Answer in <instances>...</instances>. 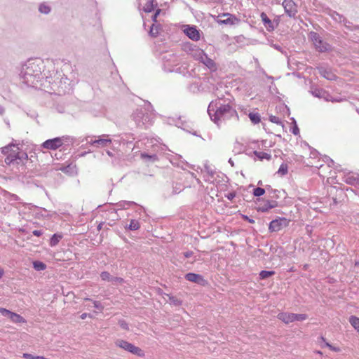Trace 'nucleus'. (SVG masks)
I'll return each mask as SVG.
<instances>
[{
  "label": "nucleus",
  "mask_w": 359,
  "mask_h": 359,
  "mask_svg": "<svg viewBox=\"0 0 359 359\" xmlns=\"http://www.w3.org/2000/svg\"><path fill=\"white\" fill-rule=\"evenodd\" d=\"M325 100H327V101H331L332 102H340L341 100V99H337V98H332L330 95H327V97H325Z\"/></svg>",
  "instance_id": "obj_54"
},
{
  "label": "nucleus",
  "mask_w": 359,
  "mask_h": 359,
  "mask_svg": "<svg viewBox=\"0 0 359 359\" xmlns=\"http://www.w3.org/2000/svg\"><path fill=\"white\" fill-rule=\"evenodd\" d=\"M344 26L348 29V30H353V25L351 22H349L348 20H347L346 19V21L343 22Z\"/></svg>",
  "instance_id": "obj_52"
},
{
  "label": "nucleus",
  "mask_w": 359,
  "mask_h": 359,
  "mask_svg": "<svg viewBox=\"0 0 359 359\" xmlns=\"http://www.w3.org/2000/svg\"><path fill=\"white\" fill-rule=\"evenodd\" d=\"M74 79V74H72L70 77H68L64 74L57 72L55 75L54 82L58 85L59 93L63 94L69 93L75 83Z\"/></svg>",
  "instance_id": "obj_3"
},
{
  "label": "nucleus",
  "mask_w": 359,
  "mask_h": 359,
  "mask_svg": "<svg viewBox=\"0 0 359 359\" xmlns=\"http://www.w3.org/2000/svg\"><path fill=\"white\" fill-rule=\"evenodd\" d=\"M5 163L8 165L17 163V158L15 154H10L5 158Z\"/></svg>",
  "instance_id": "obj_36"
},
{
  "label": "nucleus",
  "mask_w": 359,
  "mask_h": 359,
  "mask_svg": "<svg viewBox=\"0 0 359 359\" xmlns=\"http://www.w3.org/2000/svg\"><path fill=\"white\" fill-rule=\"evenodd\" d=\"M11 200L18 201V200H19V199H20V198H19V196H17L16 194H11Z\"/></svg>",
  "instance_id": "obj_62"
},
{
  "label": "nucleus",
  "mask_w": 359,
  "mask_h": 359,
  "mask_svg": "<svg viewBox=\"0 0 359 359\" xmlns=\"http://www.w3.org/2000/svg\"><path fill=\"white\" fill-rule=\"evenodd\" d=\"M94 307L100 311H102L104 307L102 304L98 301H93Z\"/></svg>",
  "instance_id": "obj_51"
},
{
  "label": "nucleus",
  "mask_w": 359,
  "mask_h": 359,
  "mask_svg": "<svg viewBox=\"0 0 359 359\" xmlns=\"http://www.w3.org/2000/svg\"><path fill=\"white\" fill-rule=\"evenodd\" d=\"M32 234L35 236H41L43 234V231L41 230H34L32 231Z\"/></svg>",
  "instance_id": "obj_59"
},
{
  "label": "nucleus",
  "mask_w": 359,
  "mask_h": 359,
  "mask_svg": "<svg viewBox=\"0 0 359 359\" xmlns=\"http://www.w3.org/2000/svg\"><path fill=\"white\" fill-rule=\"evenodd\" d=\"M133 118L137 126L140 128H147L153 121L151 114L145 113L142 109H137L133 114Z\"/></svg>",
  "instance_id": "obj_5"
},
{
  "label": "nucleus",
  "mask_w": 359,
  "mask_h": 359,
  "mask_svg": "<svg viewBox=\"0 0 359 359\" xmlns=\"http://www.w3.org/2000/svg\"><path fill=\"white\" fill-rule=\"evenodd\" d=\"M269 120L270 121H271L272 123H276V124H282V122L280 121V119L279 118V117L278 116H270L269 117Z\"/></svg>",
  "instance_id": "obj_47"
},
{
  "label": "nucleus",
  "mask_w": 359,
  "mask_h": 359,
  "mask_svg": "<svg viewBox=\"0 0 359 359\" xmlns=\"http://www.w3.org/2000/svg\"><path fill=\"white\" fill-rule=\"evenodd\" d=\"M185 279L189 282L197 283L200 285H205L208 282L203 276L194 273H188L185 275Z\"/></svg>",
  "instance_id": "obj_15"
},
{
  "label": "nucleus",
  "mask_w": 359,
  "mask_h": 359,
  "mask_svg": "<svg viewBox=\"0 0 359 359\" xmlns=\"http://www.w3.org/2000/svg\"><path fill=\"white\" fill-rule=\"evenodd\" d=\"M309 37L313 42L316 50L318 52L325 53L331 50V46L323 41L317 32L313 31L310 32Z\"/></svg>",
  "instance_id": "obj_6"
},
{
  "label": "nucleus",
  "mask_w": 359,
  "mask_h": 359,
  "mask_svg": "<svg viewBox=\"0 0 359 359\" xmlns=\"http://www.w3.org/2000/svg\"><path fill=\"white\" fill-rule=\"evenodd\" d=\"M115 344L124 349L125 351H127L134 355H136L140 357L144 356V352L139 347L135 346L131 343H129L126 341L122 340V339H118L116 341Z\"/></svg>",
  "instance_id": "obj_9"
},
{
  "label": "nucleus",
  "mask_w": 359,
  "mask_h": 359,
  "mask_svg": "<svg viewBox=\"0 0 359 359\" xmlns=\"http://www.w3.org/2000/svg\"><path fill=\"white\" fill-rule=\"evenodd\" d=\"M257 203V210L259 212H266L269 210L278 206V202L276 200H259Z\"/></svg>",
  "instance_id": "obj_12"
},
{
  "label": "nucleus",
  "mask_w": 359,
  "mask_h": 359,
  "mask_svg": "<svg viewBox=\"0 0 359 359\" xmlns=\"http://www.w3.org/2000/svg\"><path fill=\"white\" fill-rule=\"evenodd\" d=\"M250 121L254 124H257L260 122V115L258 113L250 112L248 115Z\"/></svg>",
  "instance_id": "obj_34"
},
{
  "label": "nucleus",
  "mask_w": 359,
  "mask_h": 359,
  "mask_svg": "<svg viewBox=\"0 0 359 359\" xmlns=\"http://www.w3.org/2000/svg\"><path fill=\"white\" fill-rule=\"evenodd\" d=\"M43 61L39 58L31 59L22 67L20 76L27 86L36 87L42 78Z\"/></svg>",
  "instance_id": "obj_2"
},
{
  "label": "nucleus",
  "mask_w": 359,
  "mask_h": 359,
  "mask_svg": "<svg viewBox=\"0 0 359 359\" xmlns=\"http://www.w3.org/2000/svg\"><path fill=\"white\" fill-rule=\"evenodd\" d=\"M274 274H275L274 271L262 270L260 271L259 276L261 280H264V279L269 278L270 276H273Z\"/></svg>",
  "instance_id": "obj_33"
},
{
  "label": "nucleus",
  "mask_w": 359,
  "mask_h": 359,
  "mask_svg": "<svg viewBox=\"0 0 359 359\" xmlns=\"http://www.w3.org/2000/svg\"><path fill=\"white\" fill-rule=\"evenodd\" d=\"M141 157L143 159H147V160L152 161V162H154V161H156L158 159V157H157L156 154H151V155H150V154H148L147 153H142L141 154Z\"/></svg>",
  "instance_id": "obj_42"
},
{
  "label": "nucleus",
  "mask_w": 359,
  "mask_h": 359,
  "mask_svg": "<svg viewBox=\"0 0 359 359\" xmlns=\"http://www.w3.org/2000/svg\"><path fill=\"white\" fill-rule=\"evenodd\" d=\"M285 13L290 18H294L297 13V8L293 0H284L282 4Z\"/></svg>",
  "instance_id": "obj_14"
},
{
  "label": "nucleus",
  "mask_w": 359,
  "mask_h": 359,
  "mask_svg": "<svg viewBox=\"0 0 359 359\" xmlns=\"http://www.w3.org/2000/svg\"><path fill=\"white\" fill-rule=\"evenodd\" d=\"M292 121H293V122H294V127L292 128V133L294 135H299V128L297 127V123H296L295 120H294L293 118H292Z\"/></svg>",
  "instance_id": "obj_50"
},
{
  "label": "nucleus",
  "mask_w": 359,
  "mask_h": 359,
  "mask_svg": "<svg viewBox=\"0 0 359 359\" xmlns=\"http://www.w3.org/2000/svg\"><path fill=\"white\" fill-rule=\"evenodd\" d=\"M184 34L193 41H198L200 39L199 31L194 26H187L184 30Z\"/></svg>",
  "instance_id": "obj_17"
},
{
  "label": "nucleus",
  "mask_w": 359,
  "mask_h": 359,
  "mask_svg": "<svg viewBox=\"0 0 359 359\" xmlns=\"http://www.w3.org/2000/svg\"><path fill=\"white\" fill-rule=\"evenodd\" d=\"M22 357L25 359H35L36 355L30 353H23Z\"/></svg>",
  "instance_id": "obj_57"
},
{
  "label": "nucleus",
  "mask_w": 359,
  "mask_h": 359,
  "mask_svg": "<svg viewBox=\"0 0 359 359\" xmlns=\"http://www.w3.org/2000/svg\"><path fill=\"white\" fill-rule=\"evenodd\" d=\"M294 321H303L304 320H306L308 316L306 314H297V313H294Z\"/></svg>",
  "instance_id": "obj_46"
},
{
  "label": "nucleus",
  "mask_w": 359,
  "mask_h": 359,
  "mask_svg": "<svg viewBox=\"0 0 359 359\" xmlns=\"http://www.w3.org/2000/svg\"><path fill=\"white\" fill-rule=\"evenodd\" d=\"M100 277H101L102 280H107L109 282H113V281L122 282L123 281V279L121 278L113 277L107 271L102 272L100 274Z\"/></svg>",
  "instance_id": "obj_21"
},
{
  "label": "nucleus",
  "mask_w": 359,
  "mask_h": 359,
  "mask_svg": "<svg viewBox=\"0 0 359 359\" xmlns=\"http://www.w3.org/2000/svg\"><path fill=\"white\" fill-rule=\"evenodd\" d=\"M329 15L337 22H344L346 21V18L342 15L339 14L334 11L330 10Z\"/></svg>",
  "instance_id": "obj_23"
},
{
  "label": "nucleus",
  "mask_w": 359,
  "mask_h": 359,
  "mask_svg": "<svg viewBox=\"0 0 359 359\" xmlns=\"http://www.w3.org/2000/svg\"><path fill=\"white\" fill-rule=\"evenodd\" d=\"M63 144L64 137H62L47 140L41 144V146L43 148L47 149L55 150L60 147Z\"/></svg>",
  "instance_id": "obj_11"
},
{
  "label": "nucleus",
  "mask_w": 359,
  "mask_h": 359,
  "mask_svg": "<svg viewBox=\"0 0 359 359\" xmlns=\"http://www.w3.org/2000/svg\"><path fill=\"white\" fill-rule=\"evenodd\" d=\"M8 318L13 323H21L25 322V319L20 315L11 311Z\"/></svg>",
  "instance_id": "obj_25"
},
{
  "label": "nucleus",
  "mask_w": 359,
  "mask_h": 359,
  "mask_svg": "<svg viewBox=\"0 0 359 359\" xmlns=\"http://www.w3.org/2000/svg\"><path fill=\"white\" fill-rule=\"evenodd\" d=\"M184 188V186L181 182H173L172 185V194H177L180 193Z\"/></svg>",
  "instance_id": "obj_26"
},
{
  "label": "nucleus",
  "mask_w": 359,
  "mask_h": 359,
  "mask_svg": "<svg viewBox=\"0 0 359 359\" xmlns=\"http://www.w3.org/2000/svg\"><path fill=\"white\" fill-rule=\"evenodd\" d=\"M194 57L196 60L200 61L210 70L215 71L217 69V66L214 60L210 58L203 50H196L194 54Z\"/></svg>",
  "instance_id": "obj_8"
},
{
  "label": "nucleus",
  "mask_w": 359,
  "mask_h": 359,
  "mask_svg": "<svg viewBox=\"0 0 359 359\" xmlns=\"http://www.w3.org/2000/svg\"><path fill=\"white\" fill-rule=\"evenodd\" d=\"M264 193H265V189L263 188H261V187L255 188L253 190V195L255 196L259 197V196L264 195Z\"/></svg>",
  "instance_id": "obj_45"
},
{
  "label": "nucleus",
  "mask_w": 359,
  "mask_h": 359,
  "mask_svg": "<svg viewBox=\"0 0 359 359\" xmlns=\"http://www.w3.org/2000/svg\"><path fill=\"white\" fill-rule=\"evenodd\" d=\"M39 11L42 14H48L51 11V8L46 3H42L39 6Z\"/></svg>",
  "instance_id": "obj_28"
},
{
  "label": "nucleus",
  "mask_w": 359,
  "mask_h": 359,
  "mask_svg": "<svg viewBox=\"0 0 359 359\" xmlns=\"http://www.w3.org/2000/svg\"><path fill=\"white\" fill-rule=\"evenodd\" d=\"M170 303L174 306H180L182 304V302L177 298L172 296L170 294H168Z\"/></svg>",
  "instance_id": "obj_44"
},
{
  "label": "nucleus",
  "mask_w": 359,
  "mask_h": 359,
  "mask_svg": "<svg viewBox=\"0 0 359 359\" xmlns=\"http://www.w3.org/2000/svg\"><path fill=\"white\" fill-rule=\"evenodd\" d=\"M118 206L123 209H127L131 205H136V203L133 201H122L119 202L118 204Z\"/></svg>",
  "instance_id": "obj_37"
},
{
  "label": "nucleus",
  "mask_w": 359,
  "mask_h": 359,
  "mask_svg": "<svg viewBox=\"0 0 359 359\" xmlns=\"http://www.w3.org/2000/svg\"><path fill=\"white\" fill-rule=\"evenodd\" d=\"M161 29V25L156 24V23H153L150 27L149 34L151 37H156L158 35Z\"/></svg>",
  "instance_id": "obj_22"
},
{
  "label": "nucleus",
  "mask_w": 359,
  "mask_h": 359,
  "mask_svg": "<svg viewBox=\"0 0 359 359\" xmlns=\"http://www.w3.org/2000/svg\"><path fill=\"white\" fill-rule=\"evenodd\" d=\"M290 219L285 217H277L269 224V232H278L289 225Z\"/></svg>",
  "instance_id": "obj_10"
},
{
  "label": "nucleus",
  "mask_w": 359,
  "mask_h": 359,
  "mask_svg": "<svg viewBox=\"0 0 359 359\" xmlns=\"http://www.w3.org/2000/svg\"><path fill=\"white\" fill-rule=\"evenodd\" d=\"M245 219L251 224L255 223V220L252 219H250L248 216H245Z\"/></svg>",
  "instance_id": "obj_64"
},
{
  "label": "nucleus",
  "mask_w": 359,
  "mask_h": 359,
  "mask_svg": "<svg viewBox=\"0 0 359 359\" xmlns=\"http://www.w3.org/2000/svg\"><path fill=\"white\" fill-rule=\"evenodd\" d=\"M312 94L316 97H323L324 99L325 97H327V93L325 90L320 89H316L313 90Z\"/></svg>",
  "instance_id": "obj_41"
},
{
  "label": "nucleus",
  "mask_w": 359,
  "mask_h": 359,
  "mask_svg": "<svg viewBox=\"0 0 359 359\" xmlns=\"http://www.w3.org/2000/svg\"><path fill=\"white\" fill-rule=\"evenodd\" d=\"M15 154H16V158H17V164L23 163V161L25 160H27V158H28V156H27V153H25L22 151H19Z\"/></svg>",
  "instance_id": "obj_32"
},
{
  "label": "nucleus",
  "mask_w": 359,
  "mask_h": 359,
  "mask_svg": "<svg viewBox=\"0 0 359 359\" xmlns=\"http://www.w3.org/2000/svg\"><path fill=\"white\" fill-rule=\"evenodd\" d=\"M172 72H175L179 74H182L184 76H191V72L188 69V65L182 62V60L180 61V65L176 66Z\"/></svg>",
  "instance_id": "obj_16"
},
{
  "label": "nucleus",
  "mask_w": 359,
  "mask_h": 359,
  "mask_svg": "<svg viewBox=\"0 0 359 359\" xmlns=\"http://www.w3.org/2000/svg\"><path fill=\"white\" fill-rule=\"evenodd\" d=\"M140 227V223L136 219H131L130 224L128 226V229L130 231H135L139 229Z\"/></svg>",
  "instance_id": "obj_39"
},
{
  "label": "nucleus",
  "mask_w": 359,
  "mask_h": 359,
  "mask_svg": "<svg viewBox=\"0 0 359 359\" xmlns=\"http://www.w3.org/2000/svg\"><path fill=\"white\" fill-rule=\"evenodd\" d=\"M0 313L3 316L8 318L11 311L4 308H0Z\"/></svg>",
  "instance_id": "obj_49"
},
{
  "label": "nucleus",
  "mask_w": 359,
  "mask_h": 359,
  "mask_svg": "<svg viewBox=\"0 0 359 359\" xmlns=\"http://www.w3.org/2000/svg\"><path fill=\"white\" fill-rule=\"evenodd\" d=\"M62 238V235L60 233H55L50 239L49 245L54 247L58 244Z\"/></svg>",
  "instance_id": "obj_24"
},
{
  "label": "nucleus",
  "mask_w": 359,
  "mask_h": 359,
  "mask_svg": "<svg viewBox=\"0 0 359 359\" xmlns=\"http://www.w3.org/2000/svg\"><path fill=\"white\" fill-rule=\"evenodd\" d=\"M163 68L165 72H172L180 65L181 58L172 52H165L161 56Z\"/></svg>",
  "instance_id": "obj_4"
},
{
  "label": "nucleus",
  "mask_w": 359,
  "mask_h": 359,
  "mask_svg": "<svg viewBox=\"0 0 359 359\" xmlns=\"http://www.w3.org/2000/svg\"><path fill=\"white\" fill-rule=\"evenodd\" d=\"M254 154L257 158H259L261 161H262L263 159L270 160L271 158V154L264 151H255Z\"/></svg>",
  "instance_id": "obj_27"
},
{
  "label": "nucleus",
  "mask_w": 359,
  "mask_h": 359,
  "mask_svg": "<svg viewBox=\"0 0 359 359\" xmlns=\"http://www.w3.org/2000/svg\"><path fill=\"white\" fill-rule=\"evenodd\" d=\"M223 17H226V18L224 20H218L217 22L219 23L224 25L233 24L232 15L229 13H224Z\"/></svg>",
  "instance_id": "obj_35"
},
{
  "label": "nucleus",
  "mask_w": 359,
  "mask_h": 359,
  "mask_svg": "<svg viewBox=\"0 0 359 359\" xmlns=\"http://www.w3.org/2000/svg\"><path fill=\"white\" fill-rule=\"evenodd\" d=\"M226 197L229 200V201H232L235 197H236V194L235 192H230L229 193Z\"/></svg>",
  "instance_id": "obj_58"
},
{
  "label": "nucleus",
  "mask_w": 359,
  "mask_h": 359,
  "mask_svg": "<svg viewBox=\"0 0 359 359\" xmlns=\"http://www.w3.org/2000/svg\"><path fill=\"white\" fill-rule=\"evenodd\" d=\"M294 313H280L278 315V318L285 323V324H288L290 323L294 322Z\"/></svg>",
  "instance_id": "obj_20"
},
{
  "label": "nucleus",
  "mask_w": 359,
  "mask_h": 359,
  "mask_svg": "<svg viewBox=\"0 0 359 359\" xmlns=\"http://www.w3.org/2000/svg\"><path fill=\"white\" fill-rule=\"evenodd\" d=\"M161 10V9H157L155 12V13L152 15V20L154 22V23H156L157 20H156V18L158 17V15L160 14Z\"/></svg>",
  "instance_id": "obj_53"
},
{
  "label": "nucleus",
  "mask_w": 359,
  "mask_h": 359,
  "mask_svg": "<svg viewBox=\"0 0 359 359\" xmlns=\"http://www.w3.org/2000/svg\"><path fill=\"white\" fill-rule=\"evenodd\" d=\"M33 267L36 271H41L46 269V265L41 261H34L33 262Z\"/></svg>",
  "instance_id": "obj_31"
},
{
  "label": "nucleus",
  "mask_w": 359,
  "mask_h": 359,
  "mask_svg": "<svg viewBox=\"0 0 359 359\" xmlns=\"http://www.w3.org/2000/svg\"><path fill=\"white\" fill-rule=\"evenodd\" d=\"M318 72L323 77L325 78L327 80H335L336 76L332 72L330 69L320 67L318 68Z\"/></svg>",
  "instance_id": "obj_19"
},
{
  "label": "nucleus",
  "mask_w": 359,
  "mask_h": 359,
  "mask_svg": "<svg viewBox=\"0 0 359 359\" xmlns=\"http://www.w3.org/2000/svg\"><path fill=\"white\" fill-rule=\"evenodd\" d=\"M143 109V111L145 112V113H148L149 114H151V117L154 118V109H153V107L152 105L151 104L150 102H147L144 104V108H142Z\"/></svg>",
  "instance_id": "obj_38"
},
{
  "label": "nucleus",
  "mask_w": 359,
  "mask_h": 359,
  "mask_svg": "<svg viewBox=\"0 0 359 359\" xmlns=\"http://www.w3.org/2000/svg\"><path fill=\"white\" fill-rule=\"evenodd\" d=\"M280 193V191L277 190V189H274L273 190V193H272V196H271V198H276V199H278L280 198L279 196V194Z\"/></svg>",
  "instance_id": "obj_56"
},
{
  "label": "nucleus",
  "mask_w": 359,
  "mask_h": 359,
  "mask_svg": "<svg viewBox=\"0 0 359 359\" xmlns=\"http://www.w3.org/2000/svg\"><path fill=\"white\" fill-rule=\"evenodd\" d=\"M11 147H12V145H10V144H9V145H7V146H6V147H2V148L1 149V152H2L3 154H8V152H9V151H10V149H11Z\"/></svg>",
  "instance_id": "obj_55"
},
{
  "label": "nucleus",
  "mask_w": 359,
  "mask_h": 359,
  "mask_svg": "<svg viewBox=\"0 0 359 359\" xmlns=\"http://www.w3.org/2000/svg\"><path fill=\"white\" fill-rule=\"evenodd\" d=\"M349 323L356 330L359 328V318L351 316L349 318Z\"/></svg>",
  "instance_id": "obj_40"
},
{
  "label": "nucleus",
  "mask_w": 359,
  "mask_h": 359,
  "mask_svg": "<svg viewBox=\"0 0 359 359\" xmlns=\"http://www.w3.org/2000/svg\"><path fill=\"white\" fill-rule=\"evenodd\" d=\"M344 182L353 186L359 185V175L355 173H348L344 177Z\"/></svg>",
  "instance_id": "obj_18"
},
{
  "label": "nucleus",
  "mask_w": 359,
  "mask_h": 359,
  "mask_svg": "<svg viewBox=\"0 0 359 359\" xmlns=\"http://www.w3.org/2000/svg\"><path fill=\"white\" fill-rule=\"evenodd\" d=\"M87 317H90V318H92V315L91 314H89V313H83L81 315L80 318L81 319H86Z\"/></svg>",
  "instance_id": "obj_61"
},
{
  "label": "nucleus",
  "mask_w": 359,
  "mask_h": 359,
  "mask_svg": "<svg viewBox=\"0 0 359 359\" xmlns=\"http://www.w3.org/2000/svg\"><path fill=\"white\" fill-rule=\"evenodd\" d=\"M204 171L208 175V178L206 179V181L212 182V178H213L215 172L214 170L208 165L205 164L204 165Z\"/></svg>",
  "instance_id": "obj_30"
},
{
  "label": "nucleus",
  "mask_w": 359,
  "mask_h": 359,
  "mask_svg": "<svg viewBox=\"0 0 359 359\" xmlns=\"http://www.w3.org/2000/svg\"><path fill=\"white\" fill-rule=\"evenodd\" d=\"M87 144L93 145L97 148L108 147L111 143V140L109 135H102L97 137L88 136L86 139Z\"/></svg>",
  "instance_id": "obj_7"
},
{
  "label": "nucleus",
  "mask_w": 359,
  "mask_h": 359,
  "mask_svg": "<svg viewBox=\"0 0 359 359\" xmlns=\"http://www.w3.org/2000/svg\"><path fill=\"white\" fill-rule=\"evenodd\" d=\"M260 17H261L262 21L265 28L269 32L273 31L279 25L278 19H276V20H274L272 21L269 18L267 15L264 12H262L261 13Z\"/></svg>",
  "instance_id": "obj_13"
},
{
  "label": "nucleus",
  "mask_w": 359,
  "mask_h": 359,
  "mask_svg": "<svg viewBox=\"0 0 359 359\" xmlns=\"http://www.w3.org/2000/svg\"><path fill=\"white\" fill-rule=\"evenodd\" d=\"M330 349L333 351H335V352H339L340 351V348L339 347H335V346H333L332 345V347H330Z\"/></svg>",
  "instance_id": "obj_63"
},
{
  "label": "nucleus",
  "mask_w": 359,
  "mask_h": 359,
  "mask_svg": "<svg viewBox=\"0 0 359 359\" xmlns=\"http://www.w3.org/2000/svg\"><path fill=\"white\" fill-rule=\"evenodd\" d=\"M288 167L285 163H282L277 172L278 174L280 175H285L287 173Z\"/></svg>",
  "instance_id": "obj_43"
},
{
  "label": "nucleus",
  "mask_w": 359,
  "mask_h": 359,
  "mask_svg": "<svg viewBox=\"0 0 359 359\" xmlns=\"http://www.w3.org/2000/svg\"><path fill=\"white\" fill-rule=\"evenodd\" d=\"M208 114L210 119L220 126L222 122L233 119L238 121V113L230 100L218 97L208 105Z\"/></svg>",
  "instance_id": "obj_1"
},
{
  "label": "nucleus",
  "mask_w": 359,
  "mask_h": 359,
  "mask_svg": "<svg viewBox=\"0 0 359 359\" xmlns=\"http://www.w3.org/2000/svg\"><path fill=\"white\" fill-rule=\"evenodd\" d=\"M118 325L123 330H129L128 325L124 320H120L118 321Z\"/></svg>",
  "instance_id": "obj_48"
},
{
  "label": "nucleus",
  "mask_w": 359,
  "mask_h": 359,
  "mask_svg": "<svg viewBox=\"0 0 359 359\" xmlns=\"http://www.w3.org/2000/svg\"><path fill=\"white\" fill-rule=\"evenodd\" d=\"M155 0H147L146 4L143 7V11L145 13H150L154 9Z\"/></svg>",
  "instance_id": "obj_29"
},
{
  "label": "nucleus",
  "mask_w": 359,
  "mask_h": 359,
  "mask_svg": "<svg viewBox=\"0 0 359 359\" xmlns=\"http://www.w3.org/2000/svg\"><path fill=\"white\" fill-rule=\"evenodd\" d=\"M193 252L192 251H187L183 253L184 256L186 257V258H189L191 257H192L193 255Z\"/></svg>",
  "instance_id": "obj_60"
}]
</instances>
